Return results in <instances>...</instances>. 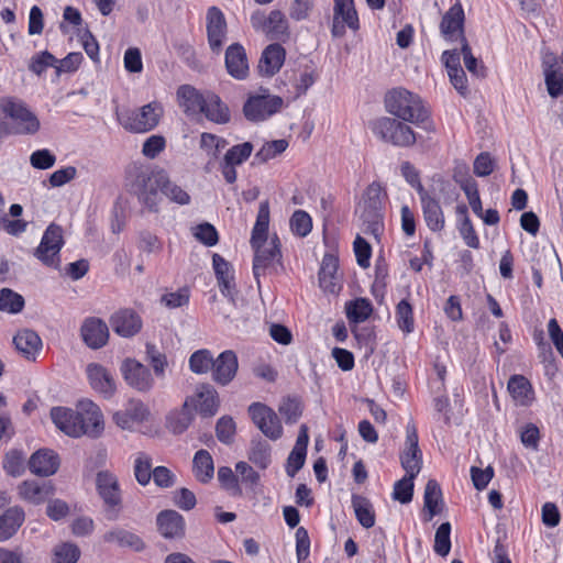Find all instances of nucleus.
<instances>
[{
	"label": "nucleus",
	"instance_id": "obj_46",
	"mask_svg": "<svg viewBox=\"0 0 563 563\" xmlns=\"http://www.w3.org/2000/svg\"><path fill=\"white\" fill-rule=\"evenodd\" d=\"M24 307V298L10 288L0 290V310L8 313H18Z\"/></svg>",
	"mask_w": 563,
	"mask_h": 563
},
{
	"label": "nucleus",
	"instance_id": "obj_61",
	"mask_svg": "<svg viewBox=\"0 0 563 563\" xmlns=\"http://www.w3.org/2000/svg\"><path fill=\"white\" fill-rule=\"evenodd\" d=\"M57 59L49 52L45 51L31 59L29 68L36 75H41L47 67L56 66Z\"/></svg>",
	"mask_w": 563,
	"mask_h": 563
},
{
	"label": "nucleus",
	"instance_id": "obj_25",
	"mask_svg": "<svg viewBox=\"0 0 563 563\" xmlns=\"http://www.w3.org/2000/svg\"><path fill=\"white\" fill-rule=\"evenodd\" d=\"M13 343L16 351L27 361H35L43 345L40 335L30 329L19 331L13 338Z\"/></svg>",
	"mask_w": 563,
	"mask_h": 563
},
{
	"label": "nucleus",
	"instance_id": "obj_6",
	"mask_svg": "<svg viewBox=\"0 0 563 563\" xmlns=\"http://www.w3.org/2000/svg\"><path fill=\"white\" fill-rule=\"evenodd\" d=\"M373 133L396 146H411L416 142V134L410 126L395 118L383 117L372 124Z\"/></svg>",
	"mask_w": 563,
	"mask_h": 563
},
{
	"label": "nucleus",
	"instance_id": "obj_16",
	"mask_svg": "<svg viewBox=\"0 0 563 563\" xmlns=\"http://www.w3.org/2000/svg\"><path fill=\"white\" fill-rule=\"evenodd\" d=\"M121 371L125 382L139 391H148L154 385L150 369L135 360H125Z\"/></svg>",
	"mask_w": 563,
	"mask_h": 563
},
{
	"label": "nucleus",
	"instance_id": "obj_15",
	"mask_svg": "<svg viewBox=\"0 0 563 563\" xmlns=\"http://www.w3.org/2000/svg\"><path fill=\"white\" fill-rule=\"evenodd\" d=\"M109 322L114 333L122 338L136 335L143 327L140 314L130 308L115 311L110 317Z\"/></svg>",
	"mask_w": 563,
	"mask_h": 563
},
{
	"label": "nucleus",
	"instance_id": "obj_52",
	"mask_svg": "<svg viewBox=\"0 0 563 563\" xmlns=\"http://www.w3.org/2000/svg\"><path fill=\"white\" fill-rule=\"evenodd\" d=\"M253 151V144L251 142H244L232 146L224 155L225 162L233 165H240L246 161Z\"/></svg>",
	"mask_w": 563,
	"mask_h": 563
},
{
	"label": "nucleus",
	"instance_id": "obj_53",
	"mask_svg": "<svg viewBox=\"0 0 563 563\" xmlns=\"http://www.w3.org/2000/svg\"><path fill=\"white\" fill-rule=\"evenodd\" d=\"M161 192L166 196L170 201L178 205H188L190 196L180 186L172 183L167 176V183L162 187Z\"/></svg>",
	"mask_w": 563,
	"mask_h": 563
},
{
	"label": "nucleus",
	"instance_id": "obj_37",
	"mask_svg": "<svg viewBox=\"0 0 563 563\" xmlns=\"http://www.w3.org/2000/svg\"><path fill=\"white\" fill-rule=\"evenodd\" d=\"M351 501L355 517L360 525L365 529L373 528L376 522V517L374 507L369 499L362 495L354 494L352 495Z\"/></svg>",
	"mask_w": 563,
	"mask_h": 563
},
{
	"label": "nucleus",
	"instance_id": "obj_39",
	"mask_svg": "<svg viewBox=\"0 0 563 563\" xmlns=\"http://www.w3.org/2000/svg\"><path fill=\"white\" fill-rule=\"evenodd\" d=\"M19 496L33 505L44 503L47 495L53 494L51 486H40L34 481H24L18 487Z\"/></svg>",
	"mask_w": 563,
	"mask_h": 563
},
{
	"label": "nucleus",
	"instance_id": "obj_9",
	"mask_svg": "<svg viewBox=\"0 0 563 563\" xmlns=\"http://www.w3.org/2000/svg\"><path fill=\"white\" fill-rule=\"evenodd\" d=\"M252 249L255 253L253 261V274L257 286L260 287V277L264 275L266 271H276L278 266L283 268L280 241L277 235H274L271 238L268 243L261 244Z\"/></svg>",
	"mask_w": 563,
	"mask_h": 563
},
{
	"label": "nucleus",
	"instance_id": "obj_11",
	"mask_svg": "<svg viewBox=\"0 0 563 563\" xmlns=\"http://www.w3.org/2000/svg\"><path fill=\"white\" fill-rule=\"evenodd\" d=\"M206 31L211 52L219 55L228 36V24L223 12L218 7H210L206 14Z\"/></svg>",
	"mask_w": 563,
	"mask_h": 563
},
{
	"label": "nucleus",
	"instance_id": "obj_42",
	"mask_svg": "<svg viewBox=\"0 0 563 563\" xmlns=\"http://www.w3.org/2000/svg\"><path fill=\"white\" fill-rule=\"evenodd\" d=\"M302 402L297 396H287L282 399L278 411L285 419L286 423H295L302 415Z\"/></svg>",
	"mask_w": 563,
	"mask_h": 563
},
{
	"label": "nucleus",
	"instance_id": "obj_14",
	"mask_svg": "<svg viewBox=\"0 0 563 563\" xmlns=\"http://www.w3.org/2000/svg\"><path fill=\"white\" fill-rule=\"evenodd\" d=\"M465 14L460 2L453 4L442 16L440 22L441 35L450 42L460 41L463 44Z\"/></svg>",
	"mask_w": 563,
	"mask_h": 563
},
{
	"label": "nucleus",
	"instance_id": "obj_32",
	"mask_svg": "<svg viewBox=\"0 0 563 563\" xmlns=\"http://www.w3.org/2000/svg\"><path fill=\"white\" fill-rule=\"evenodd\" d=\"M212 264L221 292L231 297L234 289L232 265L217 253L212 256Z\"/></svg>",
	"mask_w": 563,
	"mask_h": 563
},
{
	"label": "nucleus",
	"instance_id": "obj_56",
	"mask_svg": "<svg viewBox=\"0 0 563 563\" xmlns=\"http://www.w3.org/2000/svg\"><path fill=\"white\" fill-rule=\"evenodd\" d=\"M461 54L463 55L464 65L466 69L477 77H484L485 68L484 66H478V60L473 55L471 46L466 38H463V44H461Z\"/></svg>",
	"mask_w": 563,
	"mask_h": 563
},
{
	"label": "nucleus",
	"instance_id": "obj_47",
	"mask_svg": "<svg viewBox=\"0 0 563 563\" xmlns=\"http://www.w3.org/2000/svg\"><path fill=\"white\" fill-rule=\"evenodd\" d=\"M287 147L288 142L285 139L266 142L255 154V161L258 163H266L285 152Z\"/></svg>",
	"mask_w": 563,
	"mask_h": 563
},
{
	"label": "nucleus",
	"instance_id": "obj_24",
	"mask_svg": "<svg viewBox=\"0 0 563 563\" xmlns=\"http://www.w3.org/2000/svg\"><path fill=\"white\" fill-rule=\"evenodd\" d=\"M225 68L235 79H245L249 75V62L244 47L240 43L228 46L225 51Z\"/></svg>",
	"mask_w": 563,
	"mask_h": 563
},
{
	"label": "nucleus",
	"instance_id": "obj_28",
	"mask_svg": "<svg viewBox=\"0 0 563 563\" xmlns=\"http://www.w3.org/2000/svg\"><path fill=\"white\" fill-rule=\"evenodd\" d=\"M443 498L440 485L435 479H429L423 496V516L426 521H431L434 516L443 511Z\"/></svg>",
	"mask_w": 563,
	"mask_h": 563
},
{
	"label": "nucleus",
	"instance_id": "obj_54",
	"mask_svg": "<svg viewBox=\"0 0 563 563\" xmlns=\"http://www.w3.org/2000/svg\"><path fill=\"white\" fill-rule=\"evenodd\" d=\"M413 496V481L410 477H402L394 485L393 498L401 504H408Z\"/></svg>",
	"mask_w": 563,
	"mask_h": 563
},
{
	"label": "nucleus",
	"instance_id": "obj_26",
	"mask_svg": "<svg viewBox=\"0 0 563 563\" xmlns=\"http://www.w3.org/2000/svg\"><path fill=\"white\" fill-rule=\"evenodd\" d=\"M339 261L338 257L332 254H325L323 256L321 267L319 271V284L320 287L330 294H336L341 286L338 276Z\"/></svg>",
	"mask_w": 563,
	"mask_h": 563
},
{
	"label": "nucleus",
	"instance_id": "obj_12",
	"mask_svg": "<svg viewBox=\"0 0 563 563\" xmlns=\"http://www.w3.org/2000/svg\"><path fill=\"white\" fill-rule=\"evenodd\" d=\"M249 413L254 424L269 439L277 440L283 434V427L277 413L262 402H253Z\"/></svg>",
	"mask_w": 563,
	"mask_h": 563
},
{
	"label": "nucleus",
	"instance_id": "obj_13",
	"mask_svg": "<svg viewBox=\"0 0 563 563\" xmlns=\"http://www.w3.org/2000/svg\"><path fill=\"white\" fill-rule=\"evenodd\" d=\"M96 485L100 497L110 508V510H108V518L115 519L118 517V510L115 508L121 505V495L117 477L108 471H101L97 474Z\"/></svg>",
	"mask_w": 563,
	"mask_h": 563
},
{
	"label": "nucleus",
	"instance_id": "obj_57",
	"mask_svg": "<svg viewBox=\"0 0 563 563\" xmlns=\"http://www.w3.org/2000/svg\"><path fill=\"white\" fill-rule=\"evenodd\" d=\"M56 163V156L47 148L37 150L30 156V164L35 169H48Z\"/></svg>",
	"mask_w": 563,
	"mask_h": 563
},
{
	"label": "nucleus",
	"instance_id": "obj_18",
	"mask_svg": "<svg viewBox=\"0 0 563 563\" xmlns=\"http://www.w3.org/2000/svg\"><path fill=\"white\" fill-rule=\"evenodd\" d=\"M150 416L148 408L137 399H131L126 406L114 412L113 421L121 429H132L145 421Z\"/></svg>",
	"mask_w": 563,
	"mask_h": 563
},
{
	"label": "nucleus",
	"instance_id": "obj_36",
	"mask_svg": "<svg viewBox=\"0 0 563 563\" xmlns=\"http://www.w3.org/2000/svg\"><path fill=\"white\" fill-rule=\"evenodd\" d=\"M24 521V511L12 507L0 516V541L10 539Z\"/></svg>",
	"mask_w": 563,
	"mask_h": 563
},
{
	"label": "nucleus",
	"instance_id": "obj_7",
	"mask_svg": "<svg viewBox=\"0 0 563 563\" xmlns=\"http://www.w3.org/2000/svg\"><path fill=\"white\" fill-rule=\"evenodd\" d=\"M0 109L13 121V133L35 134L40 130L38 119L21 100L3 98L0 101Z\"/></svg>",
	"mask_w": 563,
	"mask_h": 563
},
{
	"label": "nucleus",
	"instance_id": "obj_40",
	"mask_svg": "<svg viewBox=\"0 0 563 563\" xmlns=\"http://www.w3.org/2000/svg\"><path fill=\"white\" fill-rule=\"evenodd\" d=\"M333 16L335 20H342L353 31H357L360 27L353 0H334Z\"/></svg>",
	"mask_w": 563,
	"mask_h": 563
},
{
	"label": "nucleus",
	"instance_id": "obj_50",
	"mask_svg": "<svg viewBox=\"0 0 563 563\" xmlns=\"http://www.w3.org/2000/svg\"><path fill=\"white\" fill-rule=\"evenodd\" d=\"M396 317L398 327L406 333H410L413 330V314H412V307L411 305L406 300L402 299L398 305L396 309Z\"/></svg>",
	"mask_w": 563,
	"mask_h": 563
},
{
	"label": "nucleus",
	"instance_id": "obj_31",
	"mask_svg": "<svg viewBox=\"0 0 563 563\" xmlns=\"http://www.w3.org/2000/svg\"><path fill=\"white\" fill-rule=\"evenodd\" d=\"M177 98L179 107L184 109L187 114L200 113L206 93H200L196 88L189 85H183L177 89Z\"/></svg>",
	"mask_w": 563,
	"mask_h": 563
},
{
	"label": "nucleus",
	"instance_id": "obj_58",
	"mask_svg": "<svg viewBox=\"0 0 563 563\" xmlns=\"http://www.w3.org/2000/svg\"><path fill=\"white\" fill-rule=\"evenodd\" d=\"M194 235L197 240H199L201 243H203L207 246H213L218 243L219 236L216 228L208 223H201L198 224L195 228Z\"/></svg>",
	"mask_w": 563,
	"mask_h": 563
},
{
	"label": "nucleus",
	"instance_id": "obj_35",
	"mask_svg": "<svg viewBox=\"0 0 563 563\" xmlns=\"http://www.w3.org/2000/svg\"><path fill=\"white\" fill-rule=\"evenodd\" d=\"M103 541L107 543H115L122 548H131L134 551H142L145 548L142 539L128 530L117 528L103 534Z\"/></svg>",
	"mask_w": 563,
	"mask_h": 563
},
{
	"label": "nucleus",
	"instance_id": "obj_63",
	"mask_svg": "<svg viewBox=\"0 0 563 563\" xmlns=\"http://www.w3.org/2000/svg\"><path fill=\"white\" fill-rule=\"evenodd\" d=\"M173 503L183 510H191L197 504L195 494L188 488H180L173 493Z\"/></svg>",
	"mask_w": 563,
	"mask_h": 563
},
{
	"label": "nucleus",
	"instance_id": "obj_59",
	"mask_svg": "<svg viewBox=\"0 0 563 563\" xmlns=\"http://www.w3.org/2000/svg\"><path fill=\"white\" fill-rule=\"evenodd\" d=\"M166 140L162 135H151L147 137L142 146V154L151 159H154L161 152L165 150Z\"/></svg>",
	"mask_w": 563,
	"mask_h": 563
},
{
	"label": "nucleus",
	"instance_id": "obj_45",
	"mask_svg": "<svg viewBox=\"0 0 563 563\" xmlns=\"http://www.w3.org/2000/svg\"><path fill=\"white\" fill-rule=\"evenodd\" d=\"M266 35L271 38H282L288 35V22L280 11L274 10L267 15Z\"/></svg>",
	"mask_w": 563,
	"mask_h": 563
},
{
	"label": "nucleus",
	"instance_id": "obj_44",
	"mask_svg": "<svg viewBox=\"0 0 563 563\" xmlns=\"http://www.w3.org/2000/svg\"><path fill=\"white\" fill-rule=\"evenodd\" d=\"M80 549L73 542H62L53 549V563H77Z\"/></svg>",
	"mask_w": 563,
	"mask_h": 563
},
{
	"label": "nucleus",
	"instance_id": "obj_49",
	"mask_svg": "<svg viewBox=\"0 0 563 563\" xmlns=\"http://www.w3.org/2000/svg\"><path fill=\"white\" fill-rule=\"evenodd\" d=\"M27 467L32 474L47 477L58 471L59 462L58 460H27Z\"/></svg>",
	"mask_w": 563,
	"mask_h": 563
},
{
	"label": "nucleus",
	"instance_id": "obj_21",
	"mask_svg": "<svg viewBox=\"0 0 563 563\" xmlns=\"http://www.w3.org/2000/svg\"><path fill=\"white\" fill-rule=\"evenodd\" d=\"M419 197L427 227L434 232L441 231L445 221L439 201L424 187L419 188Z\"/></svg>",
	"mask_w": 563,
	"mask_h": 563
},
{
	"label": "nucleus",
	"instance_id": "obj_10",
	"mask_svg": "<svg viewBox=\"0 0 563 563\" xmlns=\"http://www.w3.org/2000/svg\"><path fill=\"white\" fill-rule=\"evenodd\" d=\"M63 245V229L55 223H51L45 230L41 243L34 252V256L43 264L58 268L59 252Z\"/></svg>",
	"mask_w": 563,
	"mask_h": 563
},
{
	"label": "nucleus",
	"instance_id": "obj_48",
	"mask_svg": "<svg viewBox=\"0 0 563 563\" xmlns=\"http://www.w3.org/2000/svg\"><path fill=\"white\" fill-rule=\"evenodd\" d=\"M451 525L443 522L435 531L434 536V552L441 556H446L451 550L450 540Z\"/></svg>",
	"mask_w": 563,
	"mask_h": 563
},
{
	"label": "nucleus",
	"instance_id": "obj_29",
	"mask_svg": "<svg viewBox=\"0 0 563 563\" xmlns=\"http://www.w3.org/2000/svg\"><path fill=\"white\" fill-rule=\"evenodd\" d=\"M285 62V49L280 44L268 45L260 59V73L266 76L275 75Z\"/></svg>",
	"mask_w": 563,
	"mask_h": 563
},
{
	"label": "nucleus",
	"instance_id": "obj_60",
	"mask_svg": "<svg viewBox=\"0 0 563 563\" xmlns=\"http://www.w3.org/2000/svg\"><path fill=\"white\" fill-rule=\"evenodd\" d=\"M177 55L192 69L199 67V60L194 46L188 42H177L174 44Z\"/></svg>",
	"mask_w": 563,
	"mask_h": 563
},
{
	"label": "nucleus",
	"instance_id": "obj_2",
	"mask_svg": "<svg viewBox=\"0 0 563 563\" xmlns=\"http://www.w3.org/2000/svg\"><path fill=\"white\" fill-rule=\"evenodd\" d=\"M131 190L150 211H157L161 202L159 191L167 183V173L158 167L134 164L129 169Z\"/></svg>",
	"mask_w": 563,
	"mask_h": 563
},
{
	"label": "nucleus",
	"instance_id": "obj_4",
	"mask_svg": "<svg viewBox=\"0 0 563 563\" xmlns=\"http://www.w3.org/2000/svg\"><path fill=\"white\" fill-rule=\"evenodd\" d=\"M385 104L390 114L407 122L424 123L429 117L420 97L405 88L389 91L386 95Z\"/></svg>",
	"mask_w": 563,
	"mask_h": 563
},
{
	"label": "nucleus",
	"instance_id": "obj_5",
	"mask_svg": "<svg viewBox=\"0 0 563 563\" xmlns=\"http://www.w3.org/2000/svg\"><path fill=\"white\" fill-rule=\"evenodd\" d=\"M163 113L162 104L156 101L135 110L122 113L115 112L119 123L131 133H146L154 130L158 125Z\"/></svg>",
	"mask_w": 563,
	"mask_h": 563
},
{
	"label": "nucleus",
	"instance_id": "obj_22",
	"mask_svg": "<svg viewBox=\"0 0 563 563\" xmlns=\"http://www.w3.org/2000/svg\"><path fill=\"white\" fill-rule=\"evenodd\" d=\"M190 398H194V402L191 407H195L196 410L202 417H212L218 412L219 409V398L218 393L213 386L210 384H201L196 388L195 395Z\"/></svg>",
	"mask_w": 563,
	"mask_h": 563
},
{
	"label": "nucleus",
	"instance_id": "obj_17",
	"mask_svg": "<svg viewBox=\"0 0 563 563\" xmlns=\"http://www.w3.org/2000/svg\"><path fill=\"white\" fill-rule=\"evenodd\" d=\"M80 335L87 346L98 350L108 343L109 327L102 319L90 317L82 322Z\"/></svg>",
	"mask_w": 563,
	"mask_h": 563
},
{
	"label": "nucleus",
	"instance_id": "obj_20",
	"mask_svg": "<svg viewBox=\"0 0 563 563\" xmlns=\"http://www.w3.org/2000/svg\"><path fill=\"white\" fill-rule=\"evenodd\" d=\"M239 368L238 356L234 351H223L214 358L212 378L217 384L228 385L233 380Z\"/></svg>",
	"mask_w": 563,
	"mask_h": 563
},
{
	"label": "nucleus",
	"instance_id": "obj_23",
	"mask_svg": "<svg viewBox=\"0 0 563 563\" xmlns=\"http://www.w3.org/2000/svg\"><path fill=\"white\" fill-rule=\"evenodd\" d=\"M156 523L159 533L166 539H180L185 536L184 517L176 510H163L157 515Z\"/></svg>",
	"mask_w": 563,
	"mask_h": 563
},
{
	"label": "nucleus",
	"instance_id": "obj_30",
	"mask_svg": "<svg viewBox=\"0 0 563 563\" xmlns=\"http://www.w3.org/2000/svg\"><path fill=\"white\" fill-rule=\"evenodd\" d=\"M194 398H187L178 410H173L166 417V427L174 434H180L192 421L194 412L191 409V404L194 402Z\"/></svg>",
	"mask_w": 563,
	"mask_h": 563
},
{
	"label": "nucleus",
	"instance_id": "obj_1",
	"mask_svg": "<svg viewBox=\"0 0 563 563\" xmlns=\"http://www.w3.org/2000/svg\"><path fill=\"white\" fill-rule=\"evenodd\" d=\"M51 418L59 431L71 438H97L104 428L103 415L99 406L90 399L79 400L76 409L53 407Z\"/></svg>",
	"mask_w": 563,
	"mask_h": 563
},
{
	"label": "nucleus",
	"instance_id": "obj_33",
	"mask_svg": "<svg viewBox=\"0 0 563 563\" xmlns=\"http://www.w3.org/2000/svg\"><path fill=\"white\" fill-rule=\"evenodd\" d=\"M555 65L556 58L554 55H549L543 60L545 85L552 98L563 95V74L555 68Z\"/></svg>",
	"mask_w": 563,
	"mask_h": 563
},
{
	"label": "nucleus",
	"instance_id": "obj_55",
	"mask_svg": "<svg viewBox=\"0 0 563 563\" xmlns=\"http://www.w3.org/2000/svg\"><path fill=\"white\" fill-rule=\"evenodd\" d=\"M218 479L222 487L229 490L233 496H240L242 494L238 475H235L230 467H220L218 471Z\"/></svg>",
	"mask_w": 563,
	"mask_h": 563
},
{
	"label": "nucleus",
	"instance_id": "obj_43",
	"mask_svg": "<svg viewBox=\"0 0 563 563\" xmlns=\"http://www.w3.org/2000/svg\"><path fill=\"white\" fill-rule=\"evenodd\" d=\"M214 357L207 349L195 351L189 357V368L195 374H207L212 372Z\"/></svg>",
	"mask_w": 563,
	"mask_h": 563
},
{
	"label": "nucleus",
	"instance_id": "obj_8",
	"mask_svg": "<svg viewBox=\"0 0 563 563\" xmlns=\"http://www.w3.org/2000/svg\"><path fill=\"white\" fill-rule=\"evenodd\" d=\"M283 104V98L275 95H251L243 104V114L250 122H262L279 112Z\"/></svg>",
	"mask_w": 563,
	"mask_h": 563
},
{
	"label": "nucleus",
	"instance_id": "obj_3",
	"mask_svg": "<svg viewBox=\"0 0 563 563\" xmlns=\"http://www.w3.org/2000/svg\"><path fill=\"white\" fill-rule=\"evenodd\" d=\"M386 199L387 192L380 183L373 181L366 187L356 209L360 220L365 227L364 233L375 238L382 233Z\"/></svg>",
	"mask_w": 563,
	"mask_h": 563
},
{
	"label": "nucleus",
	"instance_id": "obj_27",
	"mask_svg": "<svg viewBox=\"0 0 563 563\" xmlns=\"http://www.w3.org/2000/svg\"><path fill=\"white\" fill-rule=\"evenodd\" d=\"M200 113H203L209 121L217 124H227L231 120L229 107L213 92L206 93Z\"/></svg>",
	"mask_w": 563,
	"mask_h": 563
},
{
	"label": "nucleus",
	"instance_id": "obj_62",
	"mask_svg": "<svg viewBox=\"0 0 563 563\" xmlns=\"http://www.w3.org/2000/svg\"><path fill=\"white\" fill-rule=\"evenodd\" d=\"M192 471L201 483H208L214 474L213 460H192Z\"/></svg>",
	"mask_w": 563,
	"mask_h": 563
},
{
	"label": "nucleus",
	"instance_id": "obj_38",
	"mask_svg": "<svg viewBox=\"0 0 563 563\" xmlns=\"http://www.w3.org/2000/svg\"><path fill=\"white\" fill-rule=\"evenodd\" d=\"M268 224H269L268 203L262 202L260 205L255 225L252 230V236H251V241H250L252 247H256L261 244L268 243V241H267Z\"/></svg>",
	"mask_w": 563,
	"mask_h": 563
},
{
	"label": "nucleus",
	"instance_id": "obj_64",
	"mask_svg": "<svg viewBox=\"0 0 563 563\" xmlns=\"http://www.w3.org/2000/svg\"><path fill=\"white\" fill-rule=\"evenodd\" d=\"M218 439L223 443H229L235 434V423L231 417H221L216 426Z\"/></svg>",
	"mask_w": 563,
	"mask_h": 563
},
{
	"label": "nucleus",
	"instance_id": "obj_34",
	"mask_svg": "<svg viewBox=\"0 0 563 563\" xmlns=\"http://www.w3.org/2000/svg\"><path fill=\"white\" fill-rule=\"evenodd\" d=\"M508 390L519 406H529L533 401L532 386L522 375H514L510 377Z\"/></svg>",
	"mask_w": 563,
	"mask_h": 563
},
{
	"label": "nucleus",
	"instance_id": "obj_19",
	"mask_svg": "<svg viewBox=\"0 0 563 563\" xmlns=\"http://www.w3.org/2000/svg\"><path fill=\"white\" fill-rule=\"evenodd\" d=\"M86 373L92 389L107 399L114 395L117 390L115 380L104 366L98 363H90L87 365Z\"/></svg>",
	"mask_w": 563,
	"mask_h": 563
},
{
	"label": "nucleus",
	"instance_id": "obj_41",
	"mask_svg": "<svg viewBox=\"0 0 563 563\" xmlns=\"http://www.w3.org/2000/svg\"><path fill=\"white\" fill-rule=\"evenodd\" d=\"M345 310L350 321L360 323L369 318L373 312V306L366 298H356L346 303Z\"/></svg>",
	"mask_w": 563,
	"mask_h": 563
},
{
	"label": "nucleus",
	"instance_id": "obj_51",
	"mask_svg": "<svg viewBox=\"0 0 563 563\" xmlns=\"http://www.w3.org/2000/svg\"><path fill=\"white\" fill-rule=\"evenodd\" d=\"M290 228L299 236H306L312 229L311 217L303 210H297L290 218Z\"/></svg>",
	"mask_w": 563,
	"mask_h": 563
}]
</instances>
